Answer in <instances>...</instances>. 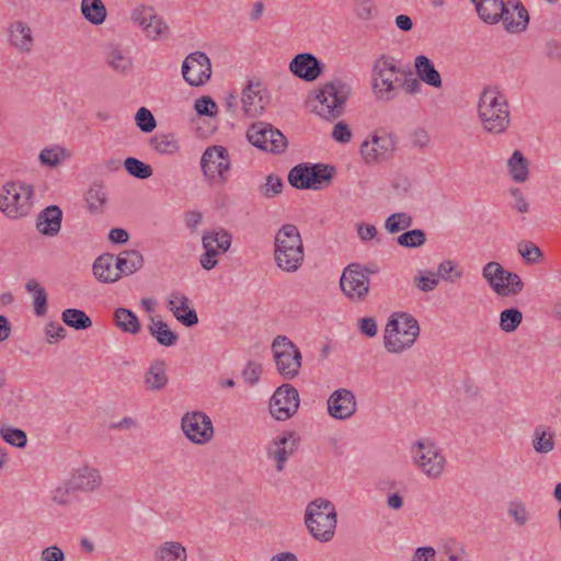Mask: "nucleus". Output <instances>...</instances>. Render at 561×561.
<instances>
[{"label": "nucleus", "instance_id": "nucleus-1", "mask_svg": "<svg viewBox=\"0 0 561 561\" xmlns=\"http://www.w3.org/2000/svg\"><path fill=\"white\" fill-rule=\"evenodd\" d=\"M478 114L486 133L500 135L510 126V106L505 95L496 87H486L480 94Z\"/></svg>", "mask_w": 561, "mask_h": 561}, {"label": "nucleus", "instance_id": "nucleus-2", "mask_svg": "<svg viewBox=\"0 0 561 561\" xmlns=\"http://www.w3.org/2000/svg\"><path fill=\"white\" fill-rule=\"evenodd\" d=\"M274 259L284 272L294 273L305 259L304 243L295 225H284L275 236Z\"/></svg>", "mask_w": 561, "mask_h": 561}, {"label": "nucleus", "instance_id": "nucleus-3", "mask_svg": "<svg viewBox=\"0 0 561 561\" xmlns=\"http://www.w3.org/2000/svg\"><path fill=\"white\" fill-rule=\"evenodd\" d=\"M351 91L350 84L340 79L324 83L310 100L312 111L329 121L341 116Z\"/></svg>", "mask_w": 561, "mask_h": 561}, {"label": "nucleus", "instance_id": "nucleus-4", "mask_svg": "<svg viewBox=\"0 0 561 561\" xmlns=\"http://www.w3.org/2000/svg\"><path fill=\"white\" fill-rule=\"evenodd\" d=\"M305 524L314 539L320 542L331 541L337 524L335 506L324 499L311 501L306 508Z\"/></svg>", "mask_w": 561, "mask_h": 561}, {"label": "nucleus", "instance_id": "nucleus-5", "mask_svg": "<svg viewBox=\"0 0 561 561\" xmlns=\"http://www.w3.org/2000/svg\"><path fill=\"white\" fill-rule=\"evenodd\" d=\"M419 334V323L412 316L394 313L388 320L385 329V348L390 353H402L415 343Z\"/></svg>", "mask_w": 561, "mask_h": 561}, {"label": "nucleus", "instance_id": "nucleus-6", "mask_svg": "<svg viewBox=\"0 0 561 561\" xmlns=\"http://www.w3.org/2000/svg\"><path fill=\"white\" fill-rule=\"evenodd\" d=\"M34 187L20 181L8 182L0 192V210L10 219L28 216L34 206Z\"/></svg>", "mask_w": 561, "mask_h": 561}, {"label": "nucleus", "instance_id": "nucleus-7", "mask_svg": "<svg viewBox=\"0 0 561 561\" xmlns=\"http://www.w3.org/2000/svg\"><path fill=\"white\" fill-rule=\"evenodd\" d=\"M336 170L328 164H298L288 174V182L299 190H320L328 186L333 180Z\"/></svg>", "mask_w": 561, "mask_h": 561}, {"label": "nucleus", "instance_id": "nucleus-8", "mask_svg": "<svg viewBox=\"0 0 561 561\" xmlns=\"http://www.w3.org/2000/svg\"><path fill=\"white\" fill-rule=\"evenodd\" d=\"M398 68L392 57L382 55L373 67V89L376 98L381 101H390L398 92Z\"/></svg>", "mask_w": 561, "mask_h": 561}, {"label": "nucleus", "instance_id": "nucleus-9", "mask_svg": "<svg viewBox=\"0 0 561 561\" xmlns=\"http://www.w3.org/2000/svg\"><path fill=\"white\" fill-rule=\"evenodd\" d=\"M416 467L428 478L436 479L445 470L446 460L436 445L428 439H420L411 447Z\"/></svg>", "mask_w": 561, "mask_h": 561}, {"label": "nucleus", "instance_id": "nucleus-10", "mask_svg": "<svg viewBox=\"0 0 561 561\" xmlns=\"http://www.w3.org/2000/svg\"><path fill=\"white\" fill-rule=\"evenodd\" d=\"M482 275L490 287L500 296H514L523 290L524 283L520 277L516 273L506 271L497 262L486 263L482 270Z\"/></svg>", "mask_w": 561, "mask_h": 561}, {"label": "nucleus", "instance_id": "nucleus-11", "mask_svg": "<svg viewBox=\"0 0 561 561\" xmlns=\"http://www.w3.org/2000/svg\"><path fill=\"white\" fill-rule=\"evenodd\" d=\"M272 351L279 374L286 379H293L301 367V354L297 346L286 336L278 335Z\"/></svg>", "mask_w": 561, "mask_h": 561}, {"label": "nucleus", "instance_id": "nucleus-12", "mask_svg": "<svg viewBox=\"0 0 561 561\" xmlns=\"http://www.w3.org/2000/svg\"><path fill=\"white\" fill-rule=\"evenodd\" d=\"M340 287L350 300L355 302L365 300L369 294L370 283L364 266L358 263L348 264L341 275Z\"/></svg>", "mask_w": 561, "mask_h": 561}, {"label": "nucleus", "instance_id": "nucleus-13", "mask_svg": "<svg viewBox=\"0 0 561 561\" xmlns=\"http://www.w3.org/2000/svg\"><path fill=\"white\" fill-rule=\"evenodd\" d=\"M248 140L265 151L279 153L287 147L286 137L272 125L259 122L252 124L247 131Z\"/></svg>", "mask_w": 561, "mask_h": 561}, {"label": "nucleus", "instance_id": "nucleus-14", "mask_svg": "<svg viewBox=\"0 0 561 561\" xmlns=\"http://www.w3.org/2000/svg\"><path fill=\"white\" fill-rule=\"evenodd\" d=\"M201 167L210 181L226 182L230 169L228 150L221 146L207 148L202 156Z\"/></svg>", "mask_w": 561, "mask_h": 561}, {"label": "nucleus", "instance_id": "nucleus-15", "mask_svg": "<svg viewBox=\"0 0 561 561\" xmlns=\"http://www.w3.org/2000/svg\"><path fill=\"white\" fill-rule=\"evenodd\" d=\"M205 253L201 257V265L205 270L214 268L218 256L225 254L231 245V236L224 229L207 231L203 236Z\"/></svg>", "mask_w": 561, "mask_h": 561}, {"label": "nucleus", "instance_id": "nucleus-16", "mask_svg": "<svg viewBox=\"0 0 561 561\" xmlns=\"http://www.w3.org/2000/svg\"><path fill=\"white\" fill-rule=\"evenodd\" d=\"M299 407L298 391L290 385L280 386L270 401L271 414L278 421L293 416Z\"/></svg>", "mask_w": 561, "mask_h": 561}, {"label": "nucleus", "instance_id": "nucleus-17", "mask_svg": "<svg viewBox=\"0 0 561 561\" xmlns=\"http://www.w3.org/2000/svg\"><path fill=\"white\" fill-rule=\"evenodd\" d=\"M396 150L394 139L383 133L375 134L360 146V154L367 164L389 159Z\"/></svg>", "mask_w": 561, "mask_h": 561}, {"label": "nucleus", "instance_id": "nucleus-18", "mask_svg": "<svg viewBox=\"0 0 561 561\" xmlns=\"http://www.w3.org/2000/svg\"><path fill=\"white\" fill-rule=\"evenodd\" d=\"M181 425L186 437L193 443L205 444L213 438V423L203 412L186 413Z\"/></svg>", "mask_w": 561, "mask_h": 561}, {"label": "nucleus", "instance_id": "nucleus-19", "mask_svg": "<svg viewBox=\"0 0 561 561\" xmlns=\"http://www.w3.org/2000/svg\"><path fill=\"white\" fill-rule=\"evenodd\" d=\"M131 20L137 23L145 32L146 36L152 41H159L168 35L169 27L163 19L156 14L151 7L136 8L131 13Z\"/></svg>", "mask_w": 561, "mask_h": 561}, {"label": "nucleus", "instance_id": "nucleus-20", "mask_svg": "<svg viewBox=\"0 0 561 561\" xmlns=\"http://www.w3.org/2000/svg\"><path fill=\"white\" fill-rule=\"evenodd\" d=\"M183 78L191 85H202L211 76L209 58L201 51L188 55L182 66Z\"/></svg>", "mask_w": 561, "mask_h": 561}, {"label": "nucleus", "instance_id": "nucleus-21", "mask_svg": "<svg viewBox=\"0 0 561 561\" xmlns=\"http://www.w3.org/2000/svg\"><path fill=\"white\" fill-rule=\"evenodd\" d=\"M242 108L245 115L256 117L263 113L270 102L266 89L260 81H250L242 92Z\"/></svg>", "mask_w": 561, "mask_h": 561}, {"label": "nucleus", "instance_id": "nucleus-22", "mask_svg": "<svg viewBox=\"0 0 561 561\" xmlns=\"http://www.w3.org/2000/svg\"><path fill=\"white\" fill-rule=\"evenodd\" d=\"M34 36L31 26L22 20L12 21L8 26V43L20 54H28L34 47Z\"/></svg>", "mask_w": 561, "mask_h": 561}, {"label": "nucleus", "instance_id": "nucleus-23", "mask_svg": "<svg viewBox=\"0 0 561 561\" xmlns=\"http://www.w3.org/2000/svg\"><path fill=\"white\" fill-rule=\"evenodd\" d=\"M501 22L504 28L510 33H519L528 24L529 16L527 10L518 0H508L504 3Z\"/></svg>", "mask_w": 561, "mask_h": 561}, {"label": "nucleus", "instance_id": "nucleus-24", "mask_svg": "<svg viewBox=\"0 0 561 561\" xmlns=\"http://www.w3.org/2000/svg\"><path fill=\"white\" fill-rule=\"evenodd\" d=\"M328 410L332 417L345 420L356 411V400L352 391L346 389L335 390L328 399Z\"/></svg>", "mask_w": 561, "mask_h": 561}, {"label": "nucleus", "instance_id": "nucleus-25", "mask_svg": "<svg viewBox=\"0 0 561 561\" xmlns=\"http://www.w3.org/2000/svg\"><path fill=\"white\" fill-rule=\"evenodd\" d=\"M298 447V438L293 433H286L277 436L267 447V455L275 460L277 471H282L290 455Z\"/></svg>", "mask_w": 561, "mask_h": 561}, {"label": "nucleus", "instance_id": "nucleus-26", "mask_svg": "<svg viewBox=\"0 0 561 561\" xmlns=\"http://www.w3.org/2000/svg\"><path fill=\"white\" fill-rule=\"evenodd\" d=\"M69 480L75 490L82 492H93L102 484V476L99 469L88 465L73 470Z\"/></svg>", "mask_w": 561, "mask_h": 561}, {"label": "nucleus", "instance_id": "nucleus-27", "mask_svg": "<svg viewBox=\"0 0 561 561\" xmlns=\"http://www.w3.org/2000/svg\"><path fill=\"white\" fill-rule=\"evenodd\" d=\"M289 70L306 81L316 80L321 73L319 60L311 54H298L289 64Z\"/></svg>", "mask_w": 561, "mask_h": 561}, {"label": "nucleus", "instance_id": "nucleus-28", "mask_svg": "<svg viewBox=\"0 0 561 561\" xmlns=\"http://www.w3.org/2000/svg\"><path fill=\"white\" fill-rule=\"evenodd\" d=\"M169 309L172 311L174 317L186 327H192L198 322L196 311L190 308L188 298L180 291H173L170 294Z\"/></svg>", "mask_w": 561, "mask_h": 561}, {"label": "nucleus", "instance_id": "nucleus-29", "mask_svg": "<svg viewBox=\"0 0 561 561\" xmlns=\"http://www.w3.org/2000/svg\"><path fill=\"white\" fill-rule=\"evenodd\" d=\"M61 220V209L56 205L48 206L38 214L36 229L44 236L55 237L60 231Z\"/></svg>", "mask_w": 561, "mask_h": 561}, {"label": "nucleus", "instance_id": "nucleus-30", "mask_svg": "<svg viewBox=\"0 0 561 561\" xmlns=\"http://www.w3.org/2000/svg\"><path fill=\"white\" fill-rule=\"evenodd\" d=\"M93 274L102 283H114L121 278L116 257L111 253L100 255L93 263Z\"/></svg>", "mask_w": 561, "mask_h": 561}, {"label": "nucleus", "instance_id": "nucleus-31", "mask_svg": "<svg viewBox=\"0 0 561 561\" xmlns=\"http://www.w3.org/2000/svg\"><path fill=\"white\" fill-rule=\"evenodd\" d=\"M479 18L488 24H496L501 20L504 0H471Z\"/></svg>", "mask_w": 561, "mask_h": 561}, {"label": "nucleus", "instance_id": "nucleus-32", "mask_svg": "<svg viewBox=\"0 0 561 561\" xmlns=\"http://www.w3.org/2000/svg\"><path fill=\"white\" fill-rule=\"evenodd\" d=\"M414 68L421 81L436 89L442 87V77L430 58L424 55L417 56L414 60Z\"/></svg>", "mask_w": 561, "mask_h": 561}, {"label": "nucleus", "instance_id": "nucleus-33", "mask_svg": "<svg viewBox=\"0 0 561 561\" xmlns=\"http://www.w3.org/2000/svg\"><path fill=\"white\" fill-rule=\"evenodd\" d=\"M167 366L163 360L153 362L145 374V386L148 390L159 391L168 383Z\"/></svg>", "mask_w": 561, "mask_h": 561}, {"label": "nucleus", "instance_id": "nucleus-34", "mask_svg": "<svg viewBox=\"0 0 561 561\" xmlns=\"http://www.w3.org/2000/svg\"><path fill=\"white\" fill-rule=\"evenodd\" d=\"M156 561H187L186 548L179 541H164L154 551Z\"/></svg>", "mask_w": 561, "mask_h": 561}, {"label": "nucleus", "instance_id": "nucleus-35", "mask_svg": "<svg viewBox=\"0 0 561 561\" xmlns=\"http://www.w3.org/2000/svg\"><path fill=\"white\" fill-rule=\"evenodd\" d=\"M117 268L121 276L130 275L142 267L144 257L140 252L136 250L123 251L117 257Z\"/></svg>", "mask_w": 561, "mask_h": 561}, {"label": "nucleus", "instance_id": "nucleus-36", "mask_svg": "<svg viewBox=\"0 0 561 561\" xmlns=\"http://www.w3.org/2000/svg\"><path fill=\"white\" fill-rule=\"evenodd\" d=\"M113 319L116 327L126 333L136 334L140 331V322L129 309L117 308L114 311Z\"/></svg>", "mask_w": 561, "mask_h": 561}, {"label": "nucleus", "instance_id": "nucleus-37", "mask_svg": "<svg viewBox=\"0 0 561 561\" xmlns=\"http://www.w3.org/2000/svg\"><path fill=\"white\" fill-rule=\"evenodd\" d=\"M150 334L156 337L158 343L164 346H172L176 343L179 336L174 333L169 325L162 320L152 319L149 325Z\"/></svg>", "mask_w": 561, "mask_h": 561}, {"label": "nucleus", "instance_id": "nucleus-38", "mask_svg": "<svg viewBox=\"0 0 561 561\" xmlns=\"http://www.w3.org/2000/svg\"><path fill=\"white\" fill-rule=\"evenodd\" d=\"M81 12L92 24H101L106 19V8L101 0H82Z\"/></svg>", "mask_w": 561, "mask_h": 561}, {"label": "nucleus", "instance_id": "nucleus-39", "mask_svg": "<svg viewBox=\"0 0 561 561\" xmlns=\"http://www.w3.org/2000/svg\"><path fill=\"white\" fill-rule=\"evenodd\" d=\"M512 179L517 183H524L528 179V161L520 151L516 150L507 162Z\"/></svg>", "mask_w": 561, "mask_h": 561}, {"label": "nucleus", "instance_id": "nucleus-40", "mask_svg": "<svg viewBox=\"0 0 561 561\" xmlns=\"http://www.w3.org/2000/svg\"><path fill=\"white\" fill-rule=\"evenodd\" d=\"M152 148L162 154H173L179 150V141L173 134H157L150 139Z\"/></svg>", "mask_w": 561, "mask_h": 561}, {"label": "nucleus", "instance_id": "nucleus-41", "mask_svg": "<svg viewBox=\"0 0 561 561\" xmlns=\"http://www.w3.org/2000/svg\"><path fill=\"white\" fill-rule=\"evenodd\" d=\"M62 321L76 330H85L92 325V320L79 309H66L62 312Z\"/></svg>", "mask_w": 561, "mask_h": 561}, {"label": "nucleus", "instance_id": "nucleus-42", "mask_svg": "<svg viewBox=\"0 0 561 561\" xmlns=\"http://www.w3.org/2000/svg\"><path fill=\"white\" fill-rule=\"evenodd\" d=\"M25 288L28 293L33 294L36 314L44 316L47 311V294L45 289L35 279H30Z\"/></svg>", "mask_w": 561, "mask_h": 561}, {"label": "nucleus", "instance_id": "nucleus-43", "mask_svg": "<svg viewBox=\"0 0 561 561\" xmlns=\"http://www.w3.org/2000/svg\"><path fill=\"white\" fill-rule=\"evenodd\" d=\"M534 449L540 454L550 453L554 448V434L542 427H537L534 433Z\"/></svg>", "mask_w": 561, "mask_h": 561}, {"label": "nucleus", "instance_id": "nucleus-44", "mask_svg": "<svg viewBox=\"0 0 561 561\" xmlns=\"http://www.w3.org/2000/svg\"><path fill=\"white\" fill-rule=\"evenodd\" d=\"M523 321V313L516 308H508L500 314V328L505 333H512L517 330Z\"/></svg>", "mask_w": 561, "mask_h": 561}, {"label": "nucleus", "instance_id": "nucleus-45", "mask_svg": "<svg viewBox=\"0 0 561 561\" xmlns=\"http://www.w3.org/2000/svg\"><path fill=\"white\" fill-rule=\"evenodd\" d=\"M462 270L453 260H445L437 267V277L443 280L455 283L462 277Z\"/></svg>", "mask_w": 561, "mask_h": 561}, {"label": "nucleus", "instance_id": "nucleus-46", "mask_svg": "<svg viewBox=\"0 0 561 561\" xmlns=\"http://www.w3.org/2000/svg\"><path fill=\"white\" fill-rule=\"evenodd\" d=\"M76 491L68 480L65 485H58L51 491L50 501L56 505L67 506L73 502Z\"/></svg>", "mask_w": 561, "mask_h": 561}, {"label": "nucleus", "instance_id": "nucleus-47", "mask_svg": "<svg viewBox=\"0 0 561 561\" xmlns=\"http://www.w3.org/2000/svg\"><path fill=\"white\" fill-rule=\"evenodd\" d=\"M106 61L117 72H126L131 67L130 59L118 48H111L106 55Z\"/></svg>", "mask_w": 561, "mask_h": 561}, {"label": "nucleus", "instance_id": "nucleus-48", "mask_svg": "<svg viewBox=\"0 0 561 561\" xmlns=\"http://www.w3.org/2000/svg\"><path fill=\"white\" fill-rule=\"evenodd\" d=\"M85 202L91 211L99 213L103 209L106 202V193L100 185H93L85 195Z\"/></svg>", "mask_w": 561, "mask_h": 561}, {"label": "nucleus", "instance_id": "nucleus-49", "mask_svg": "<svg viewBox=\"0 0 561 561\" xmlns=\"http://www.w3.org/2000/svg\"><path fill=\"white\" fill-rule=\"evenodd\" d=\"M126 171L137 179H148L152 175V168L136 158H127L124 162Z\"/></svg>", "mask_w": 561, "mask_h": 561}, {"label": "nucleus", "instance_id": "nucleus-50", "mask_svg": "<svg viewBox=\"0 0 561 561\" xmlns=\"http://www.w3.org/2000/svg\"><path fill=\"white\" fill-rule=\"evenodd\" d=\"M440 552L447 557L448 561H467V551L465 547L455 540H447L440 547Z\"/></svg>", "mask_w": 561, "mask_h": 561}, {"label": "nucleus", "instance_id": "nucleus-51", "mask_svg": "<svg viewBox=\"0 0 561 561\" xmlns=\"http://www.w3.org/2000/svg\"><path fill=\"white\" fill-rule=\"evenodd\" d=\"M426 236L421 229L410 230L398 238V243L407 248H417L425 243Z\"/></svg>", "mask_w": 561, "mask_h": 561}, {"label": "nucleus", "instance_id": "nucleus-52", "mask_svg": "<svg viewBox=\"0 0 561 561\" xmlns=\"http://www.w3.org/2000/svg\"><path fill=\"white\" fill-rule=\"evenodd\" d=\"M411 225L412 218L405 213L393 214L386 220V229L390 233H396L400 230L409 228Z\"/></svg>", "mask_w": 561, "mask_h": 561}, {"label": "nucleus", "instance_id": "nucleus-53", "mask_svg": "<svg viewBox=\"0 0 561 561\" xmlns=\"http://www.w3.org/2000/svg\"><path fill=\"white\" fill-rule=\"evenodd\" d=\"M517 251L528 263L537 262L542 255L540 249L534 242L526 240L518 243Z\"/></svg>", "mask_w": 561, "mask_h": 561}, {"label": "nucleus", "instance_id": "nucleus-54", "mask_svg": "<svg viewBox=\"0 0 561 561\" xmlns=\"http://www.w3.org/2000/svg\"><path fill=\"white\" fill-rule=\"evenodd\" d=\"M1 437L9 444L16 447L26 445V434L18 428L4 427L0 431Z\"/></svg>", "mask_w": 561, "mask_h": 561}, {"label": "nucleus", "instance_id": "nucleus-55", "mask_svg": "<svg viewBox=\"0 0 561 561\" xmlns=\"http://www.w3.org/2000/svg\"><path fill=\"white\" fill-rule=\"evenodd\" d=\"M355 13L360 20H370L377 14V7L374 0H356Z\"/></svg>", "mask_w": 561, "mask_h": 561}, {"label": "nucleus", "instance_id": "nucleus-56", "mask_svg": "<svg viewBox=\"0 0 561 561\" xmlns=\"http://www.w3.org/2000/svg\"><path fill=\"white\" fill-rule=\"evenodd\" d=\"M137 126L146 133L152 131L156 127V119L146 107H140L136 114Z\"/></svg>", "mask_w": 561, "mask_h": 561}, {"label": "nucleus", "instance_id": "nucleus-57", "mask_svg": "<svg viewBox=\"0 0 561 561\" xmlns=\"http://www.w3.org/2000/svg\"><path fill=\"white\" fill-rule=\"evenodd\" d=\"M283 182L282 180L274 175L270 174L266 176L265 184L262 186L261 192L265 197H274L282 192Z\"/></svg>", "mask_w": 561, "mask_h": 561}, {"label": "nucleus", "instance_id": "nucleus-58", "mask_svg": "<svg viewBox=\"0 0 561 561\" xmlns=\"http://www.w3.org/2000/svg\"><path fill=\"white\" fill-rule=\"evenodd\" d=\"M414 286L421 291H432L438 285V277L434 273L428 275H417L413 279Z\"/></svg>", "mask_w": 561, "mask_h": 561}, {"label": "nucleus", "instance_id": "nucleus-59", "mask_svg": "<svg viewBox=\"0 0 561 561\" xmlns=\"http://www.w3.org/2000/svg\"><path fill=\"white\" fill-rule=\"evenodd\" d=\"M198 114L213 116L217 113V104L208 96H203L195 102Z\"/></svg>", "mask_w": 561, "mask_h": 561}, {"label": "nucleus", "instance_id": "nucleus-60", "mask_svg": "<svg viewBox=\"0 0 561 561\" xmlns=\"http://www.w3.org/2000/svg\"><path fill=\"white\" fill-rule=\"evenodd\" d=\"M46 335L48 343H57L58 341L65 339L66 330L59 323L50 322L46 325Z\"/></svg>", "mask_w": 561, "mask_h": 561}, {"label": "nucleus", "instance_id": "nucleus-61", "mask_svg": "<svg viewBox=\"0 0 561 561\" xmlns=\"http://www.w3.org/2000/svg\"><path fill=\"white\" fill-rule=\"evenodd\" d=\"M332 137L337 142L347 144L352 138V131L348 125L343 122H339L333 127Z\"/></svg>", "mask_w": 561, "mask_h": 561}, {"label": "nucleus", "instance_id": "nucleus-62", "mask_svg": "<svg viewBox=\"0 0 561 561\" xmlns=\"http://www.w3.org/2000/svg\"><path fill=\"white\" fill-rule=\"evenodd\" d=\"M262 374V366L257 363L250 362L244 368L242 375L250 385L255 383Z\"/></svg>", "mask_w": 561, "mask_h": 561}, {"label": "nucleus", "instance_id": "nucleus-63", "mask_svg": "<svg viewBox=\"0 0 561 561\" xmlns=\"http://www.w3.org/2000/svg\"><path fill=\"white\" fill-rule=\"evenodd\" d=\"M42 561H65L62 550L57 546L47 547L42 551Z\"/></svg>", "mask_w": 561, "mask_h": 561}, {"label": "nucleus", "instance_id": "nucleus-64", "mask_svg": "<svg viewBox=\"0 0 561 561\" xmlns=\"http://www.w3.org/2000/svg\"><path fill=\"white\" fill-rule=\"evenodd\" d=\"M436 551L432 547L417 548L412 561H435Z\"/></svg>", "mask_w": 561, "mask_h": 561}]
</instances>
